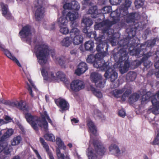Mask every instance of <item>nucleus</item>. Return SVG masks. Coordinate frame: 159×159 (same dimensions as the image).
I'll list each match as a JSON object with an SVG mask.
<instances>
[{"instance_id":"obj_1","label":"nucleus","mask_w":159,"mask_h":159,"mask_svg":"<svg viewBox=\"0 0 159 159\" xmlns=\"http://www.w3.org/2000/svg\"><path fill=\"white\" fill-rule=\"evenodd\" d=\"M131 3L130 1L126 0L122 5L121 9H116L111 13V21L107 20L95 25L94 28L95 30H101L103 33V35L95 39L98 44L97 46V50L98 52H102L103 45L108 42L111 43L112 46L116 45V41L115 39L110 38L113 36L114 32L113 30L110 29V28L112 25L118 21L119 17L125 16L124 18L128 22H133L134 20L138 19V14L137 13L128 14V8L130 7Z\"/></svg>"},{"instance_id":"obj_2","label":"nucleus","mask_w":159,"mask_h":159,"mask_svg":"<svg viewBox=\"0 0 159 159\" xmlns=\"http://www.w3.org/2000/svg\"><path fill=\"white\" fill-rule=\"evenodd\" d=\"M12 107H16L23 110L25 113V117L27 121L35 130L38 129V127H40L44 131L48 130V125L46 120L53 125L51 120L49 118L46 111L41 113V117L32 115L28 111L30 110L28 105L22 101L20 102L15 101L10 103L9 104Z\"/></svg>"},{"instance_id":"obj_3","label":"nucleus","mask_w":159,"mask_h":159,"mask_svg":"<svg viewBox=\"0 0 159 159\" xmlns=\"http://www.w3.org/2000/svg\"><path fill=\"white\" fill-rule=\"evenodd\" d=\"M36 55L39 63L41 66H44L48 63L47 55L51 54L53 60L61 66L67 63L66 59L65 57H56L53 50L50 49L47 45L41 44L35 47Z\"/></svg>"},{"instance_id":"obj_4","label":"nucleus","mask_w":159,"mask_h":159,"mask_svg":"<svg viewBox=\"0 0 159 159\" xmlns=\"http://www.w3.org/2000/svg\"><path fill=\"white\" fill-rule=\"evenodd\" d=\"M99 54H97L94 57L92 55H89L87 59V61L89 63H91L94 61L93 66L96 68H99L101 70L107 69L104 74L105 77L107 78L110 79L111 82H113L117 79V74L115 70L110 67L109 63L108 62H105L102 59L98 57Z\"/></svg>"},{"instance_id":"obj_5","label":"nucleus","mask_w":159,"mask_h":159,"mask_svg":"<svg viewBox=\"0 0 159 159\" xmlns=\"http://www.w3.org/2000/svg\"><path fill=\"white\" fill-rule=\"evenodd\" d=\"M78 24L74 22L70 25L71 29L70 34L74 45H78L81 43L83 41V37L80 31L76 28Z\"/></svg>"},{"instance_id":"obj_6","label":"nucleus","mask_w":159,"mask_h":159,"mask_svg":"<svg viewBox=\"0 0 159 159\" xmlns=\"http://www.w3.org/2000/svg\"><path fill=\"white\" fill-rule=\"evenodd\" d=\"M45 2V0H35L34 2V5L36 8L35 16L37 20H40L44 16L45 12V9L44 7Z\"/></svg>"},{"instance_id":"obj_7","label":"nucleus","mask_w":159,"mask_h":159,"mask_svg":"<svg viewBox=\"0 0 159 159\" xmlns=\"http://www.w3.org/2000/svg\"><path fill=\"white\" fill-rule=\"evenodd\" d=\"M90 78L91 80L95 84L97 87L102 88L104 87L105 81L99 74L95 72H92L90 75Z\"/></svg>"},{"instance_id":"obj_8","label":"nucleus","mask_w":159,"mask_h":159,"mask_svg":"<svg viewBox=\"0 0 159 159\" xmlns=\"http://www.w3.org/2000/svg\"><path fill=\"white\" fill-rule=\"evenodd\" d=\"M109 153L116 157L122 155L125 151V149H120L119 147L114 143H111L108 148Z\"/></svg>"},{"instance_id":"obj_9","label":"nucleus","mask_w":159,"mask_h":159,"mask_svg":"<svg viewBox=\"0 0 159 159\" xmlns=\"http://www.w3.org/2000/svg\"><path fill=\"white\" fill-rule=\"evenodd\" d=\"M41 72L45 80L49 81H56V74L49 71V67H43L41 70Z\"/></svg>"},{"instance_id":"obj_10","label":"nucleus","mask_w":159,"mask_h":159,"mask_svg":"<svg viewBox=\"0 0 159 159\" xmlns=\"http://www.w3.org/2000/svg\"><path fill=\"white\" fill-rule=\"evenodd\" d=\"M71 3L68 2V0H64L63 4V8L64 9L73 10L78 11L80 8L79 3L75 0H71Z\"/></svg>"},{"instance_id":"obj_11","label":"nucleus","mask_w":159,"mask_h":159,"mask_svg":"<svg viewBox=\"0 0 159 159\" xmlns=\"http://www.w3.org/2000/svg\"><path fill=\"white\" fill-rule=\"evenodd\" d=\"M93 145H90L86 151V155L88 159H96L98 156L97 151L96 150V144L92 143Z\"/></svg>"},{"instance_id":"obj_12","label":"nucleus","mask_w":159,"mask_h":159,"mask_svg":"<svg viewBox=\"0 0 159 159\" xmlns=\"http://www.w3.org/2000/svg\"><path fill=\"white\" fill-rule=\"evenodd\" d=\"M151 102L153 105L152 112L155 114H159V92L151 97Z\"/></svg>"},{"instance_id":"obj_13","label":"nucleus","mask_w":159,"mask_h":159,"mask_svg":"<svg viewBox=\"0 0 159 159\" xmlns=\"http://www.w3.org/2000/svg\"><path fill=\"white\" fill-rule=\"evenodd\" d=\"M70 87L72 90L77 92L84 89L85 84L83 81L77 80L73 81L71 83Z\"/></svg>"},{"instance_id":"obj_14","label":"nucleus","mask_w":159,"mask_h":159,"mask_svg":"<svg viewBox=\"0 0 159 159\" xmlns=\"http://www.w3.org/2000/svg\"><path fill=\"white\" fill-rule=\"evenodd\" d=\"M13 130L12 129H9L1 137L0 142V152L5 149L7 145V143L3 141L5 139L11 135L13 134Z\"/></svg>"},{"instance_id":"obj_15","label":"nucleus","mask_w":159,"mask_h":159,"mask_svg":"<svg viewBox=\"0 0 159 159\" xmlns=\"http://www.w3.org/2000/svg\"><path fill=\"white\" fill-rule=\"evenodd\" d=\"M95 143L96 144V150L97 151L98 155L99 154L101 155H103L106 152V149L103 144L98 139H97L95 138L94 140L91 139L90 141V143Z\"/></svg>"},{"instance_id":"obj_16","label":"nucleus","mask_w":159,"mask_h":159,"mask_svg":"<svg viewBox=\"0 0 159 159\" xmlns=\"http://www.w3.org/2000/svg\"><path fill=\"white\" fill-rule=\"evenodd\" d=\"M0 48L1 49L2 51L3 52L4 55L7 57L15 62L18 66L21 67V65L19 61L14 55L11 53L9 50L4 48L3 45L2 46V48Z\"/></svg>"},{"instance_id":"obj_17","label":"nucleus","mask_w":159,"mask_h":159,"mask_svg":"<svg viewBox=\"0 0 159 159\" xmlns=\"http://www.w3.org/2000/svg\"><path fill=\"white\" fill-rule=\"evenodd\" d=\"M31 27L26 25L24 27L19 33V35L21 39L27 38L30 34Z\"/></svg>"},{"instance_id":"obj_18","label":"nucleus","mask_w":159,"mask_h":159,"mask_svg":"<svg viewBox=\"0 0 159 159\" xmlns=\"http://www.w3.org/2000/svg\"><path fill=\"white\" fill-rule=\"evenodd\" d=\"M56 103L61 109V111L67 110L69 107V104L64 99L60 98L55 101Z\"/></svg>"},{"instance_id":"obj_19","label":"nucleus","mask_w":159,"mask_h":159,"mask_svg":"<svg viewBox=\"0 0 159 159\" xmlns=\"http://www.w3.org/2000/svg\"><path fill=\"white\" fill-rule=\"evenodd\" d=\"M0 5L3 16L8 19H10L11 15L8 10V6L3 2H1Z\"/></svg>"},{"instance_id":"obj_20","label":"nucleus","mask_w":159,"mask_h":159,"mask_svg":"<svg viewBox=\"0 0 159 159\" xmlns=\"http://www.w3.org/2000/svg\"><path fill=\"white\" fill-rule=\"evenodd\" d=\"M87 69L86 64L83 62H81L78 66L77 69L75 71V73L80 75L85 72Z\"/></svg>"},{"instance_id":"obj_21","label":"nucleus","mask_w":159,"mask_h":159,"mask_svg":"<svg viewBox=\"0 0 159 159\" xmlns=\"http://www.w3.org/2000/svg\"><path fill=\"white\" fill-rule=\"evenodd\" d=\"M66 18H68L69 20L71 21L72 24L74 22H76L74 21L75 20L77 19L79 17L78 13L77 12H69L66 15Z\"/></svg>"},{"instance_id":"obj_22","label":"nucleus","mask_w":159,"mask_h":159,"mask_svg":"<svg viewBox=\"0 0 159 159\" xmlns=\"http://www.w3.org/2000/svg\"><path fill=\"white\" fill-rule=\"evenodd\" d=\"M27 78L30 84L28 83H27V88L30 95L32 97H33L34 96V94L33 92L36 91V88L31 79L28 77H27Z\"/></svg>"},{"instance_id":"obj_23","label":"nucleus","mask_w":159,"mask_h":159,"mask_svg":"<svg viewBox=\"0 0 159 159\" xmlns=\"http://www.w3.org/2000/svg\"><path fill=\"white\" fill-rule=\"evenodd\" d=\"M56 151L57 159H65V158L70 159L68 153H66V155H65L64 154L61 152L60 149L58 148H57Z\"/></svg>"},{"instance_id":"obj_24","label":"nucleus","mask_w":159,"mask_h":159,"mask_svg":"<svg viewBox=\"0 0 159 159\" xmlns=\"http://www.w3.org/2000/svg\"><path fill=\"white\" fill-rule=\"evenodd\" d=\"M87 124L90 132L93 134H95L97 129L91 120H89L88 121Z\"/></svg>"},{"instance_id":"obj_25","label":"nucleus","mask_w":159,"mask_h":159,"mask_svg":"<svg viewBox=\"0 0 159 159\" xmlns=\"http://www.w3.org/2000/svg\"><path fill=\"white\" fill-rule=\"evenodd\" d=\"M123 65L121 66L120 68V71L122 74L126 72L128 70L129 66V61H126L123 62Z\"/></svg>"},{"instance_id":"obj_26","label":"nucleus","mask_w":159,"mask_h":159,"mask_svg":"<svg viewBox=\"0 0 159 159\" xmlns=\"http://www.w3.org/2000/svg\"><path fill=\"white\" fill-rule=\"evenodd\" d=\"M72 42V39L70 35V36H67L63 39L61 43L62 45L68 47L71 44Z\"/></svg>"},{"instance_id":"obj_27","label":"nucleus","mask_w":159,"mask_h":159,"mask_svg":"<svg viewBox=\"0 0 159 159\" xmlns=\"http://www.w3.org/2000/svg\"><path fill=\"white\" fill-rule=\"evenodd\" d=\"M125 89H115L112 91L110 93V95L116 98L121 96V94L124 91Z\"/></svg>"},{"instance_id":"obj_28","label":"nucleus","mask_w":159,"mask_h":159,"mask_svg":"<svg viewBox=\"0 0 159 159\" xmlns=\"http://www.w3.org/2000/svg\"><path fill=\"white\" fill-rule=\"evenodd\" d=\"M56 81L60 80L64 82H66L67 80L65 75L62 72L58 71L56 74Z\"/></svg>"},{"instance_id":"obj_29","label":"nucleus","mask_w":159,"mask_h":159,"mask_svg":"<svg viewBox=\"0 0 159 159\" xmlns=\"http://www.w3.org/2000/svg\"><path fill=\"white\" fill-rule=\"evenodd\" d=\"M100 11L97 10V7L96 6H94L91 7L88 11V13L91 14V16L93 18H96V16L98 14Z\"/></svg>"},{"instance_id":"obj_30","label":"nucleus","mask_w":159,"mask_h":159,"mask_svg":"<svg viewBox=\"0 0 159 159\" xmlns=\"http://www.w3.org/2000/svg\"><path fill=\"white\" fill-rule=\"evenodd\" d=\"M57 22L59 27L66 25L68 23V20L66 17L62 16L57 19Z\"/></svg>"},{"instance_id":"obj_31","label":"nucleus","mask_w":159,"mask_h":159,"mask_svg":"<svg viewBox=\"0 0 159 159\" xmlns=\"http://www.w3.org/2000/svg\"><path fill=\"white\" fill-rule=\"evenodd\" d=\"M59 28V32L62 34L66 35L70 33V30L67 25L60 26Z\"/></svg>"},{"instance_id":"obj_32","label":"nucleus","mask_w":159,"mask_h":159,"mask_svg":"<svg viewBox=\"0 0 159 159\" xmlns=\"http://www.w3.org/2000/svg\"><path fill=\"white\" fill-rule=\"evenodd\" d=\"M56 143L58 147L64 150H65L66 148V146L64 144V142L59 137H57L56 140Z\"/></svg>"},{"instance_id":"obj_33","label":"nucleus","mask_w":159,"mask_h":159,"mask_svg":"<svg viewBox=\"0 0 159 159\" xmlns=\"http://www.w3.org/2000/svg\"><path fill=\"white\" fill-rule=\"evenodd\" d=\"M84 46L87 50H91L94 47V43L91 40H89L85 42Z\"/></svg>"},{"instance_id":"obj_34","label":"nucleus","mask_w":159,"mask_h":159,"mask_svg":"<svg viewBox=\"0 0 159 159\" xmlns=\"http://www.w3.org/2000/svg\"><path fill=\"white\" fill-rule=\"evenodd\" d=\"M91 90L93 94L98 98H101L102 97V94L99 90L96 89L93 87H91Z\"/></svg>"},{"instance_id":"obj_35","label":"nucleus","mask_w":159,"mask_h":159,"mask_svg":"<svg viewBox=\"0 0 159 159\" xmlns=\"http://www.w3.org/2000/svg\"><path fill=\"white\" fill-rule=\"evenodd\" d=\"M83 23L85 27H89L91 26L93 22L90 19L87 17H84L82 20Z\"/></svg>"},{"instance_id":"obj_36","label":"nucleus","mask_w":159,"mask_h":159,"mask_svg":"<svg viewBox=\"0 0 159 159\" xmlns=\"http://www.w3.org/2000/svg\"><path fill=\"white\" fill-rule=\"evenodd\" d=\"M21 141V138L20 136L14 137L11 141V144L12 146H16L19 144Z\"/></svg>"},{"instance_id":"obj_37","label":"nucleus","mask_w":159,"mask_h":159,"mask_svg":"<svg viewBox=\"0 0 159 159\" xmlns=\"http://www.w3.org/2000/svg\"><path fill=\"white\" fill-rule=\"evenodd\" d=\"M44 137L48 141L53 142L55 140L54 136L52 134H47L44 135Z\"/></svg>"},{"instance_id":"obj_38","label":"nucleus","mask_w":159,"mask_h":159,"mask_svg":"<svg viewBox=\"0 0 159 159\" xmlns=\"http://www.w3.org/2000/svg\"><path fill=\"white\" fill-rule=\"evenodd\" d=\"M40 143L43 145V147L46 150V151L48 153L49 152V147L47 143L44 141V139L41 138H40Z\"/></svg>"},{"instance_id":"obj_39","label":"nucleus","mask_w":159,"mask_h":159,"mask_svg":"<svg viewBox=\"0 0 159 159\" xmlns=\"http://www.w3.org/2000/svg\"><path fill=\"white\" fill-rule=\"evenodd\" d=\"M144 0H135L134 2L135 6L137 8H139L143 5Z\"/></svg>"},{"instance_id":"obj_40","label":"nucleus","mask_w":159,"mask_h":159,"mask_svg":"<svg viewBox=\"0 0 159 159\" xmlns=\"http://www.w3.org/2000/svg\"><path fill=\"white\" fill-rule=\"evenodd\" d=\"M139 97V95L137 93H134L129 97L130 101L134 102L137 101Z\"/></svg>"},{"instance_id":"obj_41","label":"nucleus","mask_w":159,"mask_h":159,"mask_svg":"<svg viewBox=\"0 0 159 159\" xmlns=\"http://www.w3.org/2000/svg\"><path fill=\"white\" fill-rule=\"evenodd\" d=\"M136 77V74L135 73L131 72L127 75V77H129L131 81L134 80Z\"/></svg>"},{"instance_id":"obj_42","label":"nucleus","mask_w":159,"mask_h":159,"mask_svg":"<svg viewBox=\"0 0 159 159\" xmlns=\"http://www.w3.org/2000/svg\"><path fill=\"white\" fill-rule=\"evenodd\" d=\"M5 120L7 121V122L4 121L2 119H0V125L2 124L7 123L8 122L11 121L12 119L8 116H6L5 118Z\"/></svg>"},{"instance_id":"obj_43","label":"nucleus","mask_w":159,"mask_h":159,"mask_svg":"<svg viewBox=\"0 0 159 159\" xmlns=\"http://www.w3.org/2000/svg\"><path fill=\"white\" fill-rule=\"evenodd\" d=\"M111 8L110 6L104 7L102 10L101 12L102 13L105 14L111 11Z\"/></svg>"},{"instance_id":"obj_44","label":"nucleus","mask_w":159,"mask_h":159,"mask_svg":"<svg viewBox=\"0 0 159 159\" xmlns=\"http://www.w3.org/2000/svg\"><path fill=\"white\" fill-rule=\"evenodd\" d=\"M150 94V93L148 92L147 93V94L143 96L142 98L141 102L143 103H144L145 102H146V101H147L150 98V97L149 96V95Z\"/></svg>"},{"instance_id":"obj_45","label":"nucleus","mask_w":159,"mask_h":159,"mask_svg":"<svg viewBox=\"0 0 159 159\" xmlns=\"http://www.w3.org/2000/svg\"><path fill=\"white\" fill-rule=\"evenodd\" d=\"M95 117H98L101 119H103L104 116L101 113L98 111H96L95 112L94 115Z\"/></svg>"},{"instance_id":"obj_46","label":"nucleus","mask_w":159,"mask_h":159,"mask_svg":"<svg viewBox=\"0 0 159 159\" xmlns=\"http://www.w3.org/2000/svg\"><path fill=\"white\" fill-rule=\"evenodd\" d=\"M131 91L130 90H126L122 95V99L123 100H125V99L124 98L128 97L129 94L131 93Z\"/></svg>"},{"instance_id":"obj_47","label":"nucleus","mask_w":159,"mask_h":159,"mask_svg":"<svg viewBox=\"0 0 159 159\" xmlns=\"http://www.w3.org/2000/svg\"><path fill=\"white\" fill-rule=\"evenodd\" d=\"M32 148L35 153L37 159H42L38 151L36 149H34L33 147H32Z\"/></svg>"},{"instance_id":"obj_48","label":"nucleus","mask_w":159,"mask_h":159,"mask_svg":"<svg viewBox=\"0 0 159 159\" xmlns=\"http://www.w3.org/2000/svg\"><path fill=\"white\" fill-rule=\"evenodd\" d=\"M122 0H110L111 4L116 5L120 4Z\"/></svg>"},{"instance_id":"obj_49","label":"nucleus","mask_w":159,"mask_h":159,"mask_svg":"<svg viewBox=\"0 0 159 159\" xmlns=\"http://www.w3.org/2000/svg\"><path fill=\"white\" fill-rule=\"evenodd\" d=\"M119 115L122 117H124L126 115L124 110L123 109L120 110L119 112Z\"/></svg>"},{"instance_id":"obj_50","label":"nucleus","mask_w":159,"mask_h":159,"mask_svg":"<svg viewBox=\"0 0 159 159\" xmlns=\"http://www.w3.org/2000/svg\"><path fill=\"white\" fill-rule=\"evenodd\" d=\"M155 43V40L153 39L152 41H148L147 42V46L148 47L152 46Z\"/></svg>"},{"instance_id":"obj_51","label":"nucleus","mask_w":159,"mask_h":159,"mask_svg":"<svg viewBox=\"0 0 159 159\" xmlns=\"http://www.w3.org/2000/svg\"><path fill=\"white\" fill-rule=\"evenodd\" d=\"M55 28V23H53L50 26H48L47 27H46L47 29L49 30H53Z\"/></svg>"},{"instance_id":"obj_52","label":"nucleus","mask_w":159,"mask_h":159,"mask_svg":"<svg viewBox=\"0 0 159 159\" xmlns=\"http://www.w3.org/2000/svg\"><path fill=\"white\" fill-rule=\"evenodd\" d=\"M71 121L72 124L74 125L75 124L77 123H78L79 120L76 118H73L71 120Z\"/></svg>"},{"instance_id":"obj_53","label":"nucleus","mask_w":159,"mask_h":159,"mask_svg":"<svg viewBox=\"0 0 159 159\" xmlns=\"http://www.w3.org/2000/svg\"><path fill=\"white\" fill-rule=\"evenodd\" d=\"M159 143V140L158 138H156L153 142L154 145H157Z\"/></svg>"},{"instance_id":"obj_54","label":"nucleus","mask_w":159,"mask_h":159,"mask_svg":"<svg viewBox=\"0 0 159 159\" xmlns=\"http://www.w3.org/2000/svg\"><path fill=\"white\" fill-rule=\"evenodd\" d=\"M106 2V0H99V3H101V4H104Z\"/></svg>"},{"instance_id":"obj_55","label":"nucleus","mask_w":159,"mask_h":159,"mask_svg":"<svg viewBox=\"0 0 159 159\" xmlns=\"http://www.w3.org/2000/svg\"><path fill=\"white\" fill-rule=\"evenodd\" d=\"M49 157L50 159H54L51 153H49Z\"/></svg>"},{"instance_id":"obj_56","label":"nucleus","mask_w":159,"mask_h":159,"mask_svg":"<svg viewBox=\"0 0 159 159\" xmlns=\"http://www.w3.org/2000/svg\"><path fill=\"white\" fill-rule=\"evenodd\" d=\"M83 32L85 33V34H89V33L87 30L86 29H84L83 30Z\"/></svg>"},{"instance_id":"obj_57","label":"nucleus","mask_w":159,"mask_h":159,"mask_svg":"<svg viewBox=\"0 0 159 159\" xmlns=\"http://www.w3.org/2000/svg\"><path fill=\"white\" fill-rule=\"evenodd\" d=\"M76 51L75 50H73L70 51V53L72 54H75L76 53Z\"/></svg>"},{"instance_id":"obj_58","label":"nucleus","mask_w":159,"mask_h":159,"mask_svg":"<svg viewBox=\"0 0 159 159\" xmlns=\"http://www.w3.org/2000/svg\"><path fill=\"white\" fill-rule=\"evenodd\" d=\"M67 146L70 148H71L72 147V144L71 143H69L67 144Z\"/></svg>"},{"instance_id":"obj_59","label":"nucleus","mask_w":159,"mask_h":159,"mask_svg":"<svg viewBox=\"0 0 159 159\" xmlns=\"http://www.w3.org/2000/svg\"><path fill=\"white\" fill-rule=\"evenodd\" d=\"M20 157L19 156H16L14 157L12 159H20Z\"/></svg>"},{"instance_id":"obj_60","label":"nucleus","mask_w":159,"mask_h":159,"mask_svg":"<svg viewBox=\"0 0 159 159\" xmlns=\"http://www.w3.org/2000/svg\"><path fill=\"white\" fill-rule=\"evenodd\" d=\"M144 159H148V157L146 155H145L144 157Z\"/></svg>"},{"instance_id":"obj_61","label":"nucleus","mask_w":159,"mask_h":159,"mask_svg":"<svg viewBox=\"0 0 159 159\" xmlns=\"http://www.w3.org/2000/svg\"><path fill=\"white\" fill-rule=\"evenodd\" d=\"M84 0V2H85V3H87L88 2V1H89V0Z\"/></svg>"},{"instance_id":"obj_62","label":"nucleus","mask_w":159,"mask_h":159,"mask_svg":"<svg viewBox=\"0 0 159 159\" xmlns=\"http://www.w3.org/2000/svg\"><path fill=\"white\" fill-rule=\"evenodd\" d=\"M148 55L149 56H150L151 55V53H150H150H149Z\"/></svg>"},{"instance_id":"obj_63","label":"nucleus","mask_w":159,"mask_h":159,"mask_svg":"<svg viewBox=\"0 0 159 159\" xmlns=\"http://www.w3.org/2000/svg\"><path fill=\"white\" fill-rule=\"evenodd\" d=\"M157 3H158L159 4V0H158V1H157Z\"/></svg>"},{"instance_id":"obj_64","label":"nucleus","mask_w":159,"mask_h":159,"mask_svg":"<svg viewBox=\"0 0 159 159\" xmlns=\"http://www.w3.org/2000/svg\"><path fill=\"white\" fill-rule=\"evenodd\" d=\"M1 134H2V133L1 131H0V135H1Z\"/></svg>"}]
</instances>
